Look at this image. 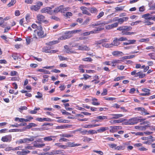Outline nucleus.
I'll list each match as a JSON object with an SVG mask.
<instances>
[{
  "mask_svg": "<svg viewBox=\"0 0 155 155\" xmlns=\"http://www.w3.org/2000/svg\"><path fill=\"white\" fill-rule=\"evenodd\" d=\"M132 28L130 26H123L119 27L117 30L121 31L122 35H130L135 34L134 32H130L129 31L132 30Z\"/></svg>",
  "mask_w": 155,
  "mask_h": 155,
  "instance_id": "obj_1",
  "label": "nucleus"
},
{
  "mask_svg": "<svg viewBox=\"0 0 155 155\" xmlns=\"http://www.w3.org/2000/svg\"><path fill=\"white\" fill-rule=\"evenodd\" d=\"M145 120V119H140L139 117H135L129 119L130 125L137 124L139 122H141Z\"/></svg>",
  "mask_w": 155,
  "mask_h": 155,
  "instance_id": "obj_2",
  "label": "nucleus"
},
{
  "mask_svg": "<svg viewBox=\"0 0 155 155\" xmlns=\"http://www.w3.org/2000/svg\"><path fill=\"white\" fill-rule=\"evenodd\" d=\"M45 17L43 15L41 14H38L37 16V21L36 22L39 24H41L42 22L47 24L48 21L47 20H45Z\"/></svg>",
  "mask_w": 155,
  "mask_h": 155,
  "instance_id": "obj_3",
  "label": "nucleus"
},
{
  "mask_svg": "<svg viewBox=\"0 0 155 155\" xmlns=\"http://www.w3.org/2000/svg\"><path fill=\"white\" fill-rule=\"evenodd\" d=\"M35 33H37L39 37L42 38L44 36V31L42 30V28L41 25H39L38 27V29L34 31Z\"/></svg>",
  "mask_w": 155,
  "mask_h": 155,
  "instance_id": "obj_4",
  "label": "nucleus"
},
{
  "mask_svg": "<svg viewBox=\"0 0 155 155\" xmlns=\"http://www.w3.org/2000/svg\"><path fill=\"white\" fill-rule=\"evenodd\" d=\"M54 6L51 7H46L42 8L41 10V12L42 13H47L50 15H53V12L52 8Z\"/></svg>",
  "mask_w": 155,
  "mask_h": 155,
  "instance_id": "obj_5",
  "label": "nucleus"
},
{
  "mask_svg": "<svg viewBox=\"0 0 155 155\" xmlns=\"http://www.w3.org/2000/svg\"><path fill=\"white\" fill-rule=\"evenodd\" d=\"M135 110L140 112V113L142 115H146L149 114V113L147 112V111L143 107H139L136 108H135Z\"/></svg>",
  "mask_w": 155,
  "mask_h": 155,
  "instance_id": "obj_6",
  "label": "nucleus"
},
{
  "mask_svg": "<svg viewBox=\"0 0 155 155\" xmlns=\"http://www.w3.org/2000/svg\"><path fill=\"white\" fill-rule=\"evenodd\" d=\"M129 19V18L127 17H124L122 18H118L117 19V18H114L113 20V21H117L118 23L120 24H121L123 23L124 21H127Z\"/></svg>",
  "mask_w": 155,
  "mask_h": 155,
  "instance_id": "obj_7",
  "label": "nucleus"
},
{
  "mask_svg": "<svg viewBox=\"0 0 155 155\" xmlns=\"http://www.w3.org/2000/svg\"><path fill=\"white\" fill-rule=\"evenodd\" d=\"M12 139V136L11 135H8L2 137L1 140L3 142H10Z\"/></svg>",
  "mask_w": 155,
  "mask_h": 155,
  "instance_id": "obj_8",
  "label": "nucleus"
},
{
  "mask_svg": "<svg viewBox=\"0 0 155 155\" xmlns=\"http://www.w3.org/2000/svg\"><path fill=\"white\" fill-rule=\"evenodd\" d=\"M107 117L104 116H98L96 117L95 121L97 122H101L102 120L107 119Z\"/></svg>",
  "mask_w": 155,
  "mask_h": 155,
  "instance_id": "obj_9",
  "label": "nucleus"
},
{
  "mask_svg": "<svg viewBox=\"0 0 155 155\" xmlns=\"http://www.w3.org/2000/svg\"><path fill=\"white\" fill-rule=\"evenodd\" d=\"M151 16L150 14L149 13L143 15L142 17L144 18L145 19L151 20L155 21V15L153 17H150Z\"/></svg>",
  "mask_w": 155,
  "mask_h": 155,
  "instance_id": "obj_10",
  "label": "nucleus"
},
{
  "mask_svg": "<svg viewBox=\"0 0 155 155\" xmlns=\"http://www.w3.org/2000/svg\"><path fill=\"white\" fill-rule=\"evenodd\" d=\"M53 48V46H50L48 45V46L42 48V51L46 53H50V52L51 51L50 50Z\"/></svg>",
  "mask_w": 155,
  "mask_h": 155,
  "instance_id": "obj_11",
  "label": "nucleus"
},
{
  "mask_svg": "<svg viewBox=\"0 0 155 155\" xmlns=\"http://www.w3.org/2000/svg\"><path fill=\"white\" fill-rule=\"evenodd\" d=\"M37 137L35 136H31L30 138H24V143H28L30 142H32L34 141V139L36 138Z\"/></svg>",
  "mask_w": 155,
  "mask_h": 155,
  "instance_id": "obj_12",
  "label": "nucleus"
},
{
  "mask_svg": "<svg viewBox=\"0 0 155 155\" xmlns=\"http://www.w3.org/2000/svg\"><path fill=\"white\" fill-rule=\"evenodd\" d=\"M96 28V29H94L93 31H89V33H90L89 34L90 35L91 34L97 33L98 31L103 30L104 29V28H100V27H97V28Z\"/></svg>",
  "mask_w": 155,
  "mask_h": 155,
  "instance_id": "obj_13",
  "label": "nucleus"
},
{
  "mask_svg": "<svg viewBox=\"0 0 155 155\" xmlns=\"http://www.w3.org/2000/svg\"><path fill=\"white\" fill-rule=\"evenodd\" d=\"M63 5H61L59 7L56 8L54 10H52L53 15L61 12L63 9Z\"/></svg>",
  "mask_w": 155,
  "mask_h": 155,
  "instance_id": "obj_14",
  "label": "nucleus"
},
{
  "mask_svg": "<svg viewBox=\"0 0 155 155\" xmlns=\"http://www.w3.org/2000/svg\"><path fill=\"white\" fill-rule=\"evenodd\" d=\"M78 50L81 51H89L90 48L85 45H80L78 46Z\"/></svg>",
  "mask_w": 155,
  "mask_h": 155,
  "instance_id": "obj_15",
  "label": "nucleus"
},
{
  "mask_svg": "<svg viewBox=\"0 0 155 155\" xmlns=\"http://www.w3.org/2000/svg\"><path fill=\"white\" fill-rule=\"evenodd\" d=\"M72 35L69 33V32L66 33L64 35L60 38V39L64 40L69 38L72 37Z\"/></svg>",
  "mask_w": 155,
  "mask_h": 155,
  "instance_id": "obj_16",
  "label": "nucleus"
},
{
  "mask_svg": "<svg viewBox=\"0 0 155 155\" xmlns=\"http://www.w3.org/2000/svg\"><path fill=\"white\" fill-rule=\"evenodd\" d=\"M21 151H18L16 152L17 154L18 155H26L29 153L30 151L28 150L25 151L24 149H21Z\"/></svg>",
  "mask_w": 155,
  "mask_h": 155,
  "instance_id": "obj_17",
  "label": "nucleus"
},
{
  "mask_svg": "<svg viewBox=\"0 0 155 155\" xmlns=\"http://www.w3.org/2000/svg\"><path fill=\"white\" fill-rule=\"evenodd\" d=\"M56 136H50L45 137L43 138L44 140L45 141H51V140H53V138H56Z\"/></svg>",
  "mask_w": 155,
  "mask_h": 155,
  "instance_id": "obj_18",
  "label": "nucleus"
},
{
  "mask_svg": "<svg viewBox=\"0 0 155 155\" xmlns=\"http://www.w3.org/2000/svg\"><path fill=\"white\" fill-rule=\"evenodd\" d=\"M51 155H54L59 154H62L63 153L62 150H54L51 151Z\"/></svg>",
  "mask_w": 155,
  "mask_h": 155,
  "instance_id": "obj_19",
  "label": "nucleus"
},
{
  "mask_svg": "<svg viewBox=\"0 0 155 155\" xmlns=\"http://www.w3.org/2000/svg\"><path fill=\"white\" fill-rule=\"evenodd\" d=\"M81 9L82 10L83 14L88 15H91V14L87 11V8L86 7L82 6L81 7Z\"/></svg>",
  "mask_w": 155,
  "mask_h": 155,
  "instance_id": "obj_20",
  "label": "nucleus"
},
{
  "mask_svg": "<svg viewBox=\"0 0 155 155\" xmlns=\"http://www.w3.org/2000/svg\"><path fill=\"white\" fill-rule=\"evenodd\" d=\"M110 116H112V119H118L120 117H122L124 115L122 114H110Z\"/></svg>",
  "mask_w": 155,
  "mask_h": 155,
  "instance_id": "obj_21",
  "label": "nucleus"
},
{
  "mask_svg": "<svg viewBox=\"0 0 155 155\" xmlns=\"http://www.w3.org/2000/svg\"><path fill=\"white\" fill-rule=\"evenodd\" d=\"M68 147H74L76 146H80V144L68 142L67 143Z\"/></svg>",
  "mask_w": 155,
  "mask_h": 155,
  "instance_id": "obj_22",
  "label": "nucleus"
},
{
  "mask_svg": "<svg viewBox=\"0 0 155 155\" xmlns=\"http://www.w3.org/2000/svg\"><path fill=\"white\" fill-rule=\"evenodd\" d=\"M112 54L113 56H118L119 55L120 56L123 55L124 54L121 51H115L112 52Z\"/></svg>",
  "mask_w": 155,
  "mask_h": 155,
  "instance_id": "obj_23",
  "label": "nucleus"
},
{
  "mask_svg": "<svg viewBox=\"0 0 155 155\" xmlns=\"http://www.w3.org/2000/svg\"><path fill=\"white\" fill-rule=\"evenodd\" d=\"M122 61L119 60H113L111 62V63L113 64L112 66L114 67L117 64L121 63Z\"/></svg>",
  "mask_w": 155,
  "mask_h": 155,
  "instance_id": "obj_24",
  "label": "nucleus"
},
{
  "mask_svg": "<svg viewBox=\"0 0 155 155\" xmlns=\"http://www.w3.org/2000/svg\"><path fill=\"white\" fill-rule=\"evenodd\" d=\"M108 129V127H101L99 129L97 130V131L98 133H102L104 131Z\"/></svg>",
  "mask_w": 155,
  "mask_h": 155,
  "instance_id": "obj_25",
  "label": "nucleus"
},
{
  "mask_svg": "<svg viewBox=\"0 0 155 155\" xmlns=\"http://www.w3.org/2000/svg\"><path fill=\"white\" fill-rule=\"evenodd\" d=\"M34 146L37 148L41 147L45 145V144L43 143L42 144H38L36 141H35L33 142Z\"/></svg>",
  "mask_w": 155,
  "mask_h": 155,
  "instance_id": "obj_26",
  "label": "nucleus"
},
{
  "mask_svg": "<svg viewBox=\"0 0 155 155\" xmlns=\"http://www.w3.org/2000/svg\"><path fill=\"white\" fill-rule=\"evenodd\" d=\"M59 136L61 137L67 138H69L70 137H72L73 136L72 135L70 134L66 133L60 134Z\"/></svg>",
  "mask_w": 155,
  "mask_h": 155,
  "instance_id": "obj_27",
  "label": "nucleus"
},
{
  "mask_svg": "<svg viewBox=\"0 0 155 155\" xmlns=\"http://www.w3.org/2000/svg\"><path fill=\"white\" fill-rule=\"evenodd\" d=\"M110 128L111 129L110 130V131L114 132L117 130L120 129V127L119 126H111Z\"/></svg>",
  "mask_w": 155,
  "mask_h": 155,
  "instance_id": "obj_28",
  "label": "nucleus"
},
{
  "mask_svg": "<svg viewBox=\"0 0 155 155\" xmlns=\"http://www.w3.org/2000/svg\"><path fill=\"white\" fill-rule=\"evenodd\" d=\"M30 9L32 11H37L40 9L38 6L37 5H33L31 6Z\"/></svg>",
  "mask_w": 155,
  "mask_h": 155,
  "instance_id": "obj_29",
  "label": "nucleus"
},
{
  "mask_svg": "<svg viewBox=\"0 0 155 155\" xmlns=\"http://www.w3.org/2000/svg\"><path fill=\"white\" fill-rule=\"evenodd\" d=\"M123 122V120L121 119L116 120H111L110 121V122L112 124H114L116 123H120Z\"/></svg>",
  "mask_w": 155,
  "mask_h": 155,
  "instance_id": "obj_30",
  "label": "nucleus"
},
{
  "mask_svg": "<svg viewBox=\"0 0 155 155\" xmlns=\"http://www.w3.org/2000/svg\"><path fill=\"white\" fill-rule=\"evenodd\" d=\"M119 41L118 40V39L117 38H115L113 40V42L112 43H113V46H118L119 45L120 43Z\"/></svg>",
  "mask_w": 155,
  "mask_h": 155,
  "instance_id": "obj_31",
  "label": "nucleus"
},
{
  "mask_svg": "<svg viewBox=\"0 0 155 155\" xmlns=\"http://www.w3.org/2000/svg\"><path fill=\"white\" fill-rule=\"evenodd\" d=\"M112 21V20L110 21H100V25L99 27L101 28L102 27H103L105 25L107 24L110 23Z\"/></svg>",
  "mask_w": 155,
  "mask_h": 155,
  "instance_id": "obj_32",
  "label": "nucleus"
},
{
  "mask_svg": "<svg viewBox=\"0 0 155 155\" xmlns=\"http://www.w3.org/2000/svg\"><path fill=\"white\" fill-rule=\"evenodd\" d=\"M92 104L94 105H98L100 104V103H99L97 102V99L95 98H93L92 99Z\"/></svg>",
  "mask_w": 155,
  "mask_h": 155,
  "instance_id": "obj_33",
  "label": "nucleus"
},
{
  "mask_svg": "<svg viewBox=\"0 0 155 155\" xmlns=\"http://www.w3.org/2000/svg\"><path fill=\"white\" fill-rule=\"evenodd\" d=\"M26 43L27 45L29 44L30 42L33 41V38L30 37H28L26 38Z\"/></svg>",
  "mask_w": 155,
  "mask_h": 155,
  "instance_id": "obj_34",
  "label": "nucleus"
},
{
  "mask_svg": "<svg viewBox=\"0 0 155 155\" xmlns=\"http://www.w3.org/2000/svg\"><path fill=\"white\" fill-rule=\"evenodd\" d=\"M102 46L107 48H109L112 47L113 46V43L110 44L104 43L102 44Z\"/></svg>",
  "mask_w": 155,
  "mask_h": 155,
  "instance_id": "obj_35",
  "label": "nucleus"
},
{
  "mask_svg": "<svg viewBox=\"0 0 155 155\" xmlns=\"http://www.w3.org/2000/svg\"><path fill=\"white\" fill-rule=\"evenodd\" d=\"M150 41L149 38H142L141 39H140L139 40V42H145L146 43H148V42Z\"/></svg>",
  "mask_w": 155,
  "mask_h": 155,
  "instance_id": "obj_36",
  "label": "nucleus"
},
{
  "mask_svg": "<svg viewBox=\"0 0 155 155\" xmlns=\"http://www.w3.org/2000/svg\"><path fill=\"white\" fill-rule=\"evenodd\" d=\"M135 56V55H131L127 56H124L122 58L123 60H125L128 59H131L134 58Z\"/></svg>",
  "mask_w": 155,
  "mask_h": 155,
  "instance_id": "obj_37",
  "label": "nucleus"
},
{
  "mask_svg": "<svg viewBox=\"0 0 155 155\" xmlns=\"http://www.w3.org/2000/svg\"><path fill=\"white\" fill-rule=\"evenodd\" d=\"M37 126V125L34 123H30L27 125V128L28 129H30L32 127H35Z\"/></svg>",
  "mask_w": 155,
  "mask_h": 155,
  "instance_id": "obj_38",
  "label": "nucleus"
},
{
  "mask_svg": "<svg viewBox=\"0 0 155 155\" xmlns=\"http://www.w3.org/2000/svg\"><path fill=\"white\" fill-rule=\"evenodd\" d=\"M92 139L86 136H84L83 139V141L84 142H89L92 141Z\"/></svg>",
  "mask_w": 155,
  "mask_h": 155,
  "instance_id": "obj_39",
  "label": "nucleus"
},
{
  "mask_svg": "<svg viewBox=\"0 0 155 155\" xmlns=\"http://www.w3.org/2000/svg\"><path fill=\"white\" fill-rule=\"evenodd\" d=\"M26 119H25L24 121L25 122H30L31 120L33 119V118L31 116H27L26 117Z\"/></svg>",
  "mask_w": 155,
  "mask_h": 155,
  "instance_id": "obj_40",
  "label": "nucleus"
},
{
  "mask_svg": "<svg viewBox=\"0 0 155 155\" xmlns=\"http://www.w3.org/2000/svg\"><path fill=\"white\" fill-rule=\"evenodd\" d=\"M38 71L44 72L45 74H50V72L48 70L42 69H39Z\"/></svg>",
  "mask_w": 155,
  "mask_h": 155,
  "instance_id": "obj_41",
  "label": "nucleus"
},
{
  "mask_svg": "<svg viewBox=\"0 0 155 155\" xmlns=\"http://www.w3.org/2000/svg\"><path fill=\"white\" fill-rule=\"evenodd\" d=\"M60 110L63 115H66L68 116L70 115H71L70 113L66 111V110H64L61 109Z\"/></svg>",
  "mask_w": 155,
  "mask_h": 155,
  "instance_id": "obj_42",
  "label": "nucleus"
},
{
  "mask_svg": "<svg viewBox=\"0 0 155 155\" xmlns=\"http://www.w3.org/2000/svg\"><path fill=\"white\" fill-rule=\"evenodd\" d=\"M59 42L58 41H51L49 42L48 45H49L50 46H51L53 45H54L58 43Z\"/></svg>",
  "mask_w": 155,
  "mask_h": 155,
  "instance_id": "obj_43",
  "label": "nucleus"
},
{
  "mask_svg": "<svg viewBox=\"0 0 155 155\" xmlns=\"http://www.w3.org/2000/svg\"><path fill=\"white\" fill-rule=\"evenodd\" d=\"M139 73V77L140 78H142L145 76V74L143 73L141 71H140L138 72Z\"/></svg>",
  "mask_w": 155,
  "mask_h": 155,
  "instance_id": "obj_44",
  "label": "nucleus"
},
{
  "mask_svg": "<svg viewBox=\"0 0 155 155\" xmlns=\"http://www.w3.org/2000/svg\"><path fill=\"white\" fill-rule=\"evenodd\" d=\"M82 60L85 61L91 62L93 60L91 58H83Z\"/></svg>",
  "mask_w": 155,
  "mask_h": 155,
  "instance_id": "obj_45",
  "label": "nucleus"
},
{
  "mask_svg": "<svg viewBox=\"0 0 155 155\" xmlns=\"http://www.w3.org/2000/svg\"><path fill=\"white\" fill-rule=\"evenodd\" d=\"M81 31V30H73L71 31H69L68 32L69 33L71 34V35L72 34H75L77 32H80Z\"/></svg>",
  "mask_w": 155,
  "mask_h": 155,
  "instance_id": "obj_46",
  "label": "nucleus"
},
{
  "mask_svg": "<svg viewBox=\"0 0 155 155\" xmlns=\"http://www.w3.org/2000/svg\"><path fill=\"white\" fill-rule=\"evenodd\" d=\"M89 10L91 13H94L96 12L97 9L96 8L93 7L90 8L89 9Z\"/></svg>",
  "mask_w": 155,
  "mask_h": 155,
  "instance_id": "obj_47",
  "label": "nucleus"
},
{
  "mask_svg": "<svg viewBox=\"0 0 155 155\" xmlns=\"http://www.w3.org/2000/svg\"><path fill=\"white\" fill-rule=\"evenodd\" d=\"M15 2V0H12L11 2L8 4V7H10L14 5Z\"/></svg>",
  "mask_w": 155,
  "mask_h": 155,
  "instance_id": "obj_48",
  "label": "nucleus"
},
{
  "mask_svg": "<svg viewBox=\"0 0 155 155\" xmlns=\"http://www.w3.org/2000/svg\"><path fill=\"white\" fill-rule=\"evenodd\" d=\"M91 19L90 18H87L86 20L84 21L82 25H86L89 22V21L91 20Z\"/></svg>",
  "mask_w": 155,
  "mask_h": 155,
  "instance_id": "obj_49",
  "label": "nucleus"
},
{
  "mask_svg": "<svg viewBox=\"0 0 155 155\" xmlns=\"http://www.w3.org/2000/svg\"><path fill=\"white\" fill-rule=\"evenodd\" d=\"M100 25V21H98L92 24L91 26L93 28H94L95 26H99Z\"/></svg>",
  "mask_w": 155,
  "mask_h": 155,
  "instance_id": "obj_50",
  "label": "nucleus"
},
{
  "mask_svg": "<svg viewBox=\"0 0 155 155\" xmlns=\"http://www.w3.org/2000/svg\"><path fill=\"white\" fill-rule=\"evenodd\" d=\"M15 120L16 121H19V122H23L24 121L25 119L23 118H19L18 117H16L15 118Z\"/></svg>",
  "mask_w": 155,
  "mask_h": 155,
  "instance_id": "obj_51",
  "label": "nucleus"
},
{
  "mask_svg": "<svg viewBox=\"0 0 155 155\" xmlns=\"http://www.w3.org/2000/svg\"><path fill=\"white\" fill-rule=\"evenodd\" d=\"M149 6L150 7V10H155V4H153L152 5L150 3L148 4Z\"/></svg>",
  "mask_w": 155,
  "mask_h": 155,
  "instance_id": "obj_52",
  "label": "nucleus"
},
{
  "mask_svg": "<svg viewBox=\"0 0 155 155\" xmlns=\"http://www.w3.org/2000/svg\"><path fill=\"white\" fill-rule=\"evenodd\" d=\"M66 52L67 53H76V52L75 51H72L71 48H69L66 50Z\"/></svg>",
  "mask_w": 155,
  "mask_h": 155,
  "instance_id": "obj_53",
  "label": "nucleus"
},
{
  "mask_svg": "<svg viewBox=\"0 0 155 155\" xmlns=\"http://www.w3.org/2000/svg\"><path fill=\"white\" fill-rule=\"evenodd\" d=\"M127 41L129 45L134 44L136 42V40H129Z\"/></svg>",
  "mask_w": 155,
  "mask_h": 155,
  "instance_id": "obj_54",
  "label": "nucleus"
},
{
  "mask_svg": "<svg viewBox=\"0 0 155 155\" xmlns=\"http://www.w3.org/2000/svg\"><path fill=\"white\" fill-rule=\"evenodd\" d=\"M5 151H13V147H8L5 148Z\"/></svg>",
  "mask_w": 155,
  "mask_h": 155,
  "instance_id": "obj_55",
  "label": "nucleus"
},
{
  "mask_svg": "<svg viewBox=\"0 0 155 155\" xmlns=\"http://www.w3.org/2000/svg\"><path fill=\"white\" fill-rule=\"evenodd\" d=\"M124 6H121L119 7H117L115 8L116 11H122L123 10Z\"/></svg>",
  "mask_w": 155,
  "mask_h": 155,
  "instance_id": "obj_56",
  "label": "nucleus"
},
{
  "mask_svg": "<svg viewBox=\"0 0 155 155\" xmlns=\"http://www.w3.org/2000/svg\"><path fill=\"white\" fill-rule=\"evenodd\" d=\"M18 73L15 71H11L10 73V75L11 76H14L15 75H18Z\"/></svg>",
  "mask_w": 155,
  "mask_h": 155,
  "instance_id": "obj_57",
  "label": "nucleus"
},
{
  "mask_svg": "<svg viewBox=\"0 0 155 155\" xmlns=\"http://www.w3.org/2000/svg\"><path fill=\"white\" fill-rule=\"evenodd\" d=\"M57 122L59 123H67V120H66L59 119L57 120Z\"/></svg>",
  "mask_w": 155,
  "mask_h": 155,
  "instance_id": "obj_58",
  "label": "nucleus"
},
{
  "mask_svg": "<svg viewBox=\"0 0 155 155\" xmlns=\"http://www.w3.org/2000/svg\"><path fill=\"white\" fill-rule=\"evenodd\" d=\"M12 56L15 60L18 59V54L16 53H13L12 54Z\"/></svg>",
  "mask_w": 155,
  "mask_h": 155,
  "instance_id": "obj_59",
  "label": "nucleus"
},
{
  "mask_svg": "<svg viewBox=\"0 0 155 155\" xmlns=\"http://www.w3.org/2000/svg\"><path fill=\"white\" fill-rule=\"evenodd\" d=\"M118 40L120 41H127V38L122 37L118 39Z\"/></svg>",
  "mask_w": 155,
  "mask_h": 155,
  "instance_id": "obj_60",
  "label": "nucleus"
},
{
  "mask_svg": "<svg viewBox=\"0 0 155 155\" xmlns=\"http://www.w3.org/2000/svg\"><path fill=\"white\" fill-rule=\"evenodd\" d=\"M107 94V90L106 89H104L103 92L101 94V95L104 96L106 95Z\"/></svg>",
  "mask_w": 155,
  "mask_h": 155,
  "instance_id": "obj_61",
  "label": "nucleus"
},
{
  "mask_svg": "<svg viewBox=\"0 0 155 155\" xmlns=\"http://www.w3.org/2000/svg\"><path fill=\"white\" fill-rule=\"evenodd\" d=\"M117 144L114 143H112L109 145V146L112 148H114L116 150V147H117Z\"/></svg>",
  "mask_w": 155,
  "mask_h": 155,
  "instance_id": "obj_62",
  "label": "nucleus"
},
{
  "mask_svg": "<svg viewBox=\"0 0 155 155\" xmlns=\"http://www.w3.org/2000/svg\"><path fill=\"white\" fill-rule=\"evenodd\" d=\"M66 127L64 125H61L60 126H57L56 127V129H62Z\"/></svg>",
  "mask_w": 155,
  "mask_h": 155,
  "instance_id": "obj_63",
  "label": "nucleus"
},
{
  "mask_svg": "<svg viewBox=\"0 0 155 155\" xmlns=\"http://www.w3.org/2000/svg\"><path fill=\"white\" fill-rule=\"evenodd\" d=\"M104 15V12H101L97 16V19H99L102 17Z\"/></svg>",
  "mask_w": 155,
  "mask_h": 155,
  "instance_id": "obj_64",
  "label": "nucleus"
}]
</instances>
